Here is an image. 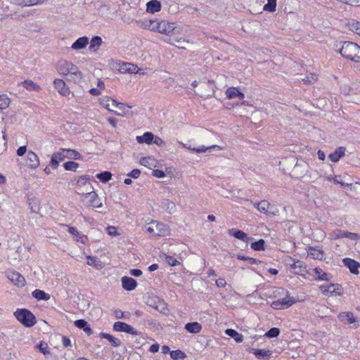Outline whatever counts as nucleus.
<instances>
[{"mask_svg": "<svg viewBox=\"0 0 360 360\" xmlns=\"http://www.w3.org/2000/svg\"><path fill=\"white\" fill-rule=\"evenodd\" d=\"M58 72L62 76H66L68 82L79 84L82 81L83 74L78 67L70 61L60 60L56 67Z\"/></svg>", "mask_w": 360, "mask_h": 360, "instance_id": "1", "label": "nucleus"}, {"mask_svg": "<svg viewBox=\"0 0 360 360\" xmlns=\"http://www.w3.org/2000/svg\"><path fill=\"white\" fill-rule=\"evenodd\" d=\"M274 297L278 298L271 304V307L274 309H288L296 302L294 297L290 296L289 292L282 288L274 291Z\"/></svg>", "mask_w": 360, "mask_h": 360, "instance_id": "2", "label": "nucleus"}, {"mask_svg": "<svg viewBox=\"0 0 360 360\" xmlns=\"http://www.w3.org/2000/svg\"><path fill=\"white\" fill-rule=\"evenodd\" d=\"M340 53L345 58L354 62L360 61V46L352 41H343Z\"/></svg>", "mask_w": 360, "mask_h": 360, "instance_id": "3", "label": "nucleus"}, {"mask_svg": "<svg viewBox=\"0 0 360 360\" xmlns=\"http://www.w3.org/2000/svg\"><path fill=\"white\" fill-rule=\"evenodd\" d=\"M14 316L23 326L32 327L36 323L34 315L27 309H18L14 312Z\"/></svg>", "mask_w": 360, "mask_h": 360, "instance_id": "4", "label": "nucleus"}, {"mask_svg": "<svg viewBox=\"0 0 360 360\" xmlns=\"http://www.w3.org/2000/svg\"><path fill=\"white\" fill-rule=\"evenodd\" d=\"M165 35H171L173 33H179V27L174 22L167 20H156L155 31Z\"/></svg>", "mask_w": 360, "mask_h": 360, "instance_id": "5", "label": "nucleus"}, {"mask_svg": "<svg viewBox=\"0 0 360 360\" xmlns=\"http://www.w3.org/2000/svg\"><path fill=\"white\" fill-rule=\"evenodd\" d=\"M87 186L90 188H86V192L77 191V193L82 195L84 198H82V200H87V203L89 206H92L96 208H100L102 207V202H101V199L96 193V192L93 191H90L93 188L91 186L90 184H87Z\"/></svg>", "mask_w": 360, "mask_h": 360, "instance_id": "6", "label": "nucleus"}, {"mask_svg": "<svg viewBox=\"0 0 360 360\" xmlns=\"http://www.w3.org/2000/svg\"><path fill=\"white\" fill-rule=\"evenodd\" d=\"M148 233L155 236H165L169 234V230L167 224L153 221L146 227Z\"/></svg>", "mask_w": 360, "mask_h": 360, "instance_id": "7", "label": "nucleus"}, {"mask_svg": "<svg viewBox=\"0 0 360 360\" xmlns=\"http://www.w3.org/2000/svg\"><path fill=\"white\" fill-rule=\"evenodd\" d=\"M112 68H118L122 73H139L140 69L137 65L130 63L121 62L120 60H113L110 63Z\"/></svg>", "mask_w": 360, "mask_h": 360, "instance_id": "8", "label": "nucleus"}, {"mask_svg": "<svg viewBox=\"0 0 360 360\" xmlns=\"http://www.w3.org/2000/svg\"><path fill=\"white\" fill-rule=\"evenodd\" d=\"M257 210L269 217H274L278 214V210L268 201L264 200L259 202Z\"/></svg>", "mask_w": 360, "mask_h": 360, "instance_id": "9", "label": "nucleus"}, {"mask_svg": "<svg viewBox=\"0 0 360 360\" xmlns=\"http://www.w3.org/2000/svg\"><path fill=\"white\" fill-rule=\"evenodd\" d=\"M319 288L321 292L326 296L340 295L342 293V287L338 283L321 285Z\"/></svg>", "mask_w": 360, "mask_h": 360, "instance_id": "10", "label": "nucleus"}, {"mask_svg": "<svg viewBox=\"0 0 360 360\" xmlns=\"http://www.w3.org/2000/svg\"><path fill=\"white\" fill-rule=\"evenodd\" d=\"M113 330L119 332H125L134 335H137L139 334V333L132 326L121 321H117L114 323Z\"/></svg>", "mask_w": 360, "mask_h": 360, "instance_id": "11", "label": "nucleus"}, {"mask_svg": "<svg viewBox=\"0 0 360 360\" xmlns=\"http://www.w3.org/2000/svg\"><path fill=\"white\" fill-rule=\"evenodd\" d=\"M147 304L160 312H163L167 308L166 303L156 296L148 297Z\"/></svg>", "mask_w": 360, "mask_h": 360, "instance_id": "12", "label": "nucleus"}, {"mask_svg": "<svg viewBox=\"0 0 360 360\" xmlns=\"http://www.w3.org/2000/svg\"><path fill=\"white\" fill-rule=\"evenodd\" d=\"M7 278L15 285L22 287L25 284V278L17 271H8L7 273Z\"/></svg>", "mask_w": 360, "mask_h": 360, "instance_id": "13", "label": "nucleus"}, {"mask_svg": "<svg viewBox=\"0 0 360 360\" xmlns=\"http://www.w3.org/2000/svg\"><path fill=\"white\" fill-rule=\"evenodd\" d=\"M181 145L184 148H185L191 151L195 152L196 153H205L207 151L210 152L212 150H215V149H217L218 150H221V148L217 145H213V146H211L209 147H205V146H200L198 148H192L191 146H188L187 144L183 143H181Z\"/></svg>", "mask_w": 360, "mask_h": 360, "instance_id": "14", "label": "nucleus"}, {"mask_svg": "<svg viewBox=\"0 0 360 360\" xmlns=\"http://www.w3.org/2000/svg\"><path fill=\"white\" fill-rule=\"evenodd\" d=\"M289 260L292 262V264H290V268L293 269L295 274L303 275L306 272V266L303 262L300 260L295 261L292 257H289Z\"/></svg>", "mask_w": 360, "mask_h": 360, "instance_id": "15", "label": "nucleus"}, {"mask_svg": "<svg viewBox=\"0 0 360 360\" xmlns=\"http://www.w3.org/2000/svg\"><path fill=\"white\" fill-rule=\"evenodd\" d=\"M27 166L32 169H36L39 165V160L37 155L33 151H29L27 153L26 160Z\"/></svg>", "mask_w": 360, "mask_h": 360, "instance_id": "16", "label": "nucleus"}, {"mask_svg": "<svg viewBox=\"0 0 360 360\" xmlns=\"http://www.w3.org/2000/svg\"><path fill=\"white\" fill-rule=\"evenodd\" d=\"M53 85L60 94L63 96H68L70 94V89L63 79H56L53 81Z\"/></svg>", "mask_w": 360, "mask_h": 360, "instance_id": "17", "label": "nucleus"}, {"mask_svg": "<svg viewBox=\"0 0 360 360\" xmlns=\"http://www.w3.org/2000/svg\"><path fill=\"white\" fill-rule=\"evenodd\" d=\"M228 233L230 236H233L234 238L240 240L246 243H248L250 240H252V238L248 237V236L244 231L238 229H229Z\"/></svg>", "mask_w": 360, "mask_h": 360, "instance_id": "18", "label": "nucleus"}, {"mask_svg": "<svg viewBox=\"0 0 360 360\" xmlns=\"http://www.w3.org/2000/svg\"><path fill=\"white\" fill-rule=\"evenodd\" d=\"M65 158V152L63 151V149H60V151H58L56 153H54L52 156L50 161V166L53 169H56L59 165V162L64 160Z\"/></svg>", "mask_w": 360, "mask_h": 360, "instance_id": "19", "label": "nucleus"}, {"mask_svg": "<svg viewBox=\"0 0 360 360\" xmlns=\"http://www.w3.org/2000/svg\"><path fill=\"white\" fill-rule=\"evenodd\" d=\"M343 263L345 266H346L349 269L352 274H359V268L360 267V264L358 262L350 258H345L343 259Z\"/></svg>", "mask_w": 360, "mask_h": 360, "instance_id": "20", "label": "nucleus"}, {"mask_svg": "<svg viewBox=\"0 0 360 360\" xmlns=\"http://www.w3.org/2000/svg\"><path fill=\"white\" fill-rule=\"evenodd\" d=\"M162 4L158 0H150L146 4V11L149 13H155L161 11Z\"/></svg>", "mask_w": 360, "mask_h": 360, "instance_id": "21", "label": "nucleus"}, {"mask_svg": "<svg viewBox=\"0 0 360 360\" xmlns=\"http://www.w3.org/2000/svg\"><path fill=\"white\" fill-rule=\"evenodd\" d=\"M122 285L124 290L131 291L136 288L137 283L131 277L124 276L122 278Z\"/></svg>", "mask_w": 360, "mask_h": 360, "instance_id": "22", "label": "nucleus"}, {"mask_svg": "<svg viewBox=\"0 0 360 360\" xmlns=\"http://www.w3.org/2000/svg\"><path fill=\"white\" fill-rule=\"evenodd\" d=\"M338 318L340 321L345 324H351L356 322V318L351 311L342 312L338 314Z\"/></svg>", "mask_w": 360, "mask_h": 360, "instance_id": "23", "label": "nucleus"}, {"mask_svg": "<svg viewBox=\"0 0 360 360\" xmlns=\"http://www.w3.org/2000/svg\"><path fill=\"white\" fill-rule=\"evenodd\" d=\"M251 352L259 359L269 360L272 352L270 350L260 349H252Z\"/></svg>", "mask_w": 360, "mask_h": 360, "instance_id": "24", "label": "nucleus"}, {"mask_svg": "<svg viewBox=\"0 0 360 360\" xmlns=\"http://www.w3.org/2000/svg\"><path fill=\"white\" fill-rule=\"evenodd\" d=\"M68 233L71 234L72 236L76 237V240L82 244H85L88 240L87 237L84 235H82L81 233L75 228L69 226L68 227Z\"/></svg>", "mask_w": 360, "mask_h": 360, "instance_id": "25", "label": "nucleus"}, {"mask_svg": "<svg viewBox=\"0 0 360 360\" xmlns=\"http://www.w3.org/2000/svg\"><path fill=\"white\" fill-rule=\"evenodd\" d=\"M89 44V38L87 37H82L77 39L71 46L74 50H80L84 49Z\"/></svg>", "mask_w": 360, "mask_h": 360, "instance_id": "26", "label": "nucleus"}, {"mask_svg": "<svg viewBox=\"0 0 360 360\" xmlns=\"http://www.w3.org/2000/svg\"><path fill=\"white\" fill-rule=\"evenodd\" d=\"M345 148L338 147L333 153L329 155L328 158L333 162H337L345 155Z\"/></svg>", "mask_w": 360, "mask_h": 360, "instance_id": "27", "label": "nucleus"}, {"mask_svg": "<svg viewBox=\"0 0 360 360\" xmlns=\"http://www.w3.org/2000/svg\"><path fill=\"white\" fill-rule=\"evenodd\" d=\"M184 328L190 333L197 334L199 333L202 330V326L198 322L187 323Z\"/></svg>", "mask_w": 360, "mask_h": 360, "instance_id": "28", "label": "nucleus"}, {"mask_svg": "<svg viewBox=\"0 0 360 360\" xmlns=\"http://www.w3.org/2000/svg\"><path fill=\"white\" fill-rule=\"evenodd\" d=\"M154 139V134L152 132H145L142 136H136V140L139 143H146L147 144H150L153 143Z\"/></svg>", "mask_w": 360, "mask_h": 360, "instance_id": "29", "label": "nucleus"}, {"mask_svg": "<svg viewBox=\"0 0 360 360\" xmlns=\"http://www.w3.org/2000/svg\"><path fill=\"white\" fill-rule=\"evenodd\" d=\"M99 335L102 338L107 339L113 347H117L122 344V342L120 339L115 338L109 333H101Z\"/></svg>", "mask_w": 360, "mask_h": 360, "instance_id": "30", "label": "nucleus"}, {"mask_svg": "<svg viewBox=\"0 0 360 360\" xmlns=\"http://www.w3.org/2000/svg\"><path fill=\"white\" fill-rule=\"evenodd\" d=\"M308 256H310L314 259L321 260L323 257V252L319 249L309 247L307 250Z\"/></svg>", "mask_w": 360, "mask_h": 360, "instance_id": "31", "label": "nucleus"}, {"mask_svg": "<svg viewBox=\"0 0 360 360\" xmlns=\"http://www.w3.org/2000/svg\"><path fill=\"white\" fill-rule=\"evenodd\" d=\"M157 19L155 20H144L141 22L140 27L145 30H148L152 32L155 31V24Z\"/></svg>", "mask_w": 360, "mask_h": 360, "instance_id": "32", "label": "nucleus"}, {"mask_svg": "<svg viewBox=\"0 0 360 360\" xmlns=\"http://www.w3.org/2000/svg\"><path fill=\"white\" fill-rule=\"evenodd\" d=\"M314 272L315 273V274L317 276L316 277V280H319V281H329L331 278V276L324 272L321 268H319V267H316L313 269Z\"/></svg>", "mask_w": 360, "mask_h": 360, "instance_id": "33", "label": "nucleus"}, {"mask_svg": "<svg viewBox=\"0 0 360 360\" xmlns=\"http://www.w3.org/2000/svg\"><path fill=\"white\" fill-rule=\"evenodd\" d=\"M160 257L161 259L165 261L169 265L172 266H177L180 264V262L176 260L174 257L168 255L165 253H160Z\"/></svg>", "mask_w": 360, "mask_h": 360, "instance_id": "34", "label": "nucleus"}, {"mask_svg": "<svg viewBox=\"0 0 360 360\" xmlns=\"http://www.w3.org/2000/svg\"><path fill=\"white\" fill-rule=\"evenodd\" d=\"M225 333L227 335L233 338L236 342H242L243 340V335L238 333L234 329H231V328L226 329Z\"/></svg>", "mask_w": 360, "mask_h": 360, "instance_id": "35", "label": "nucleus"}, {"mask_svg": "<svg viewBox=\"0 0 360 360\" xmlns=\"http://www.w3.org/2000/svg\"><path fill=\"white\" fill-rule=\"evenodd\" d=\"M22 85L24 88H25L28 91H38L40 90V86L34 83L33 81L27 79L22 82Z\"/></svg>", "mask_w": 360, "mask_h": 360, "instance_id": "36", "label": "nucleus"}, {"mask_svg": "<svg viewBox=\"0 0 360 360\" xmlns=\"http://www.w3.org/2000/svg\"><path fill=\"white\" fill-rule=\"evenodd\" d=\"M32 296L38 300H48L50 298V295L46 293L44 291L37 289L32 293Z\"/></svg>", "mask_w": 360, "mask_h": 360, "instance_id": "37", "label": "nucleus"}, {"mask_svg": "<svg viewBox=\"0 0 360 360\" xmlns=\"http://www.w3.org/2000/svg\"><path fill=\"white\" fill-rule=\"evenodd\" d=\"M102 44V39L99 36H94L91 38L90 41V46L89 49L91 51H96L97 49Z\"/></svg>", "mask_w": 360, "mask_h": 360, "instance_id": "38", "label": "nucleus"}, {"mask_svg": "<svg viewBox=\"0 0 360 360\" xmlns=\"http://www.w3.org/2000/svg\"><path fill=\"white\" fill-rule=\"evenodd\" d=\"M65 152V158L74 160H79L81 158V155L75 150L63 148Z\"/></svg>", "mask_w": 360, "mask_h": 360, "instance_id": "39", "label": "nucleus"}, {"mask_svg": "<svg viewBox=\"0 0 360 360\" xmlns=\"http://www.w3.org/2000/svg\"><path fill=\"white\" fill-rule=\"evenodd\" d=\"M349 30L360 35V22L351 20L347 23Z\"/></svg>", "mask_w": 360, "mask_h": 360, "instance_id": "40", "label": "nucleus"}, {"mask_svg": "<svg viewBox=\"0 0 360 360\" xmlns=\"http://www.w3.org/2000/svg\"><path fill=\"white\" fill-rule=\"evenodd\" d=\"M110 98L108 97V96H103V97L99 98L100 104L102 106H103L104 108L108 109L109 111L112 112L114 114H115L117 115H120V113H118L116 111H113L111 109H110V108H109V106H110Z\"/></svg>", "mask_w": 360, "mask_h": 360, "instance_id": "41", "label": "nucleus"}, {"mask_svg": "<svg viewBox=\"0 0 360 360\" xmlns=\"http://www.w3.org/2000/svg\"><path fill=\"white\" fill-rule=\"evenodd\" d=\"M96 178L101 182L106 183L112 178V174L108 171H105L96 174Z\"/></svg>", "mask_w": 360, "mask_h": 360, "instance_id": "42", "label": "nucleus"}, {"mask_svg": "<svg viewBox=\"0 0 360 360\" xmlns=\"http://www.w3.org/2000/svg\"><path fill=\"white\" fill-rule=\"evenodd\" d=\"M162 207L170 213L174 212L176 210L175 203L169 200H165L162 201Z\"/></svg>", "mask_w": 360, "mask_h": 360, "instance_id": "43", "label": "nucleus"}, {"mask_svg": "<svg viewBox=\"0 0 360 360\" xmlns=\"http://www.w3.org/2000/svg\"><path fill=\"white\" fill-rule=\"evenodd\" d=\"M265 242L263 239H259L257 241L251 243L250 247L252 250L260 251L264 250Z\"/></svg>", "mask_w": 360, "mask_h": 360, "instance_id": "44", "label": "nucleus"}, {"mask_svg": "<svg viewBox=\"0 0 360 360\" xmlns=\"http://www.w3.org/2000/svg\"><path fill=\"white\" fill-rule=\"evenodd\" d=\"M10 104V98L6 94L0 95V109H6Z\"/></svg>", "mask_w": 360, "mask_h": 360, "instance_id": "45", "label": "nucleus"}, {"mask_svg": "<svg viewBox=\"0 0 360 360\" xmlns=\"http://www.w3.org/2000/svg\"><path fill=\"white\" fill-rule=\"evenodd\" d=\"M276 7V0H267V4L264 6V11L274 12Z\"/></svg>", "mask_w": 360, "mask_h": 360, "instance_id": "46", "label": "nucleus"}, {"mask_svg": "<svg viewBox=\"0 0 360 360\" xmlns=\"http://www.w3.org/2000/svg\"><path fill=\"white\" fill-rule=\"evenodd\" d=\"M170 356L174 360H179L184 359L186 357V354L182 351L176 349L170 352Z\"/></svg>", "mask_w": 360, "mask_h": 360, "instance_id": "47", "label": "nucleus"}, {"mask_svg": "<svg viewBox=\"0 0 360 360\" xmlns=\"http://www.w3.org/2000/svg\"><path fill=\"white\" fill-rule=\"evenodd\" d=\"M89 179V176H87V175H85V176H81L78 181H77V191H80V192H82L84 191L83 189L82 188V186H86V181L87 180Z\"/></svg>", "mask_w": 360, "mask_h": 360, "instance_id": "48", "label": "nucleus"}, {"mask_svg": "<svg viewBox=\"0 0 360 360\" xmlns=\"http://www.w3.org/2000/svg\"><path fill=\"white\" fill-rule=\"evenodd\" d=\"M345 231L337 229L330 234V238L335 240L338 238H345Z\"/></svg>", "mask_w": 360, "mask_h": 360, "instance_id": "49", "label": "nucleus"}, {"mask_svg": "<svg viewBox=\"0 0 360 360\" xmlns=\"http://www.w3.org/2000/svg\"><path fill=\"white\" fill-rule=\"evenodd\" d=\"M239 91L236 87H229L226 89L225 94L228 98L232 99L238 96Z\"/></svg>", "mask_w": 360, "mask_h": 360, "instance_id": "50", "label": "nucleus"}, {"mask_svg": "<svg viewBox=\"0 0 360 360\" xmlns=\"http://www.w3.org/2000/svg\"><path fill=\"white\" fill-rule=\"evenodd\" d=\"M280 334V330L278 328L274 327L269 329L266 333L265 336L269 338H276Z\"/></svg>", "mask_w": 360, "mask_h": 360, "instance_id": "51", "label": "nucleus"}, {"mask_svg": "<svg viewBox=\"0 0 360 360\" xmlns=\"http://www.w3.org/2000/svg\"><path fill=\"white\" fill-rule=\"evenodd\" d=\"M63 167L68 171H76L79 167V164L73 161H69L65 162Z\"/></svg>", "mask_w": 360, "mask_h": 360, "instance_id": "52", "label": "nucleus"}, {"mask_svg": "<svg viewBox=\"0 0 360 360\" xmlns=\"http://www.w3.org/2000/svg\"><path fill=\"white\" fill-rule=\"evenodd\" d=\"M36 348L39 349L44 355L50 354L48 345L46 342H41L36 345Z\"/></svg>", "mask_w": 360, "mask_h": 360, "instance_id": "53", "label": "nucleus"}, {"mask_svg": "<svg viewBox=\"0 0 360 360\" xmlns=\"http://www.w3.org/2000/svg\"><path fill=\"white\" fill-rule=\"evenodd\" d=\"M48 0H24L23 5L25 6H34L38 4H44Z\"/></svg>", "mask_w": 360, "mask_h": 360, "instance_id": "54", "label": "nucleus"}, {"mask_svg": "<svg viewBox=\"0 0 360 360\" xmlns=\"http://www.w3.org/2000/svg\"><path fill=\"white\" fill-rule=\"evenodd\" d=\"M334 183L335 184H340L342 187L343 188H345V187H349L351 188L352 186V184H347V183H344L342 179H341V176H335V179H334Z\"/></svg>", "mask_w": 360, "mask_h": 360, "instance_id": "55", "label": "nucleus"}, {"mask_svg": "<svg viewBox=\"0 0 360 360\" xmlns=\"http://www.w3.org/2000/svg\"><path fill=\"white\" fill-rule=\"evenodd\" d=\"M88 325L84 319H79L75 321V326L79 329H84Z\"/></svg>", "mask_w": 360, "mask_h": 360, "instance_id": "56", "label": "nucleus"}, {"mask_svg": "<svg viewBox=\"0 0 360 360\" xmlns=\"http://www.w3.org/2000/svg\"><path fill=\"white\" fill-rule=\"evenodd\" d=\"M106 231L108 234L111 236H116L119 234L115 226H109L106 228Z\"/></svg>", "mask_w": 360, "mask_h": 360, "instance_id": "57", "label": "nucleus"}, {"mask_svg": "<svg viewBox=\"0 0 360 360\" xmlns=\"http://www.w3.org/2000/svg\"><path fill=\"white\" fill-rule=\"evenodd\" d=\"M345 238H349L352 240H356L359 238V235L355 233H352V232L345 231Z\"/></svg>", "mask_w": 360, "mask_h": 360, "instance_id": "58", "label": "nucleus"}, {"mask_svg": "<svg viewBox=\"0 0 360 360\" xmlns=\"http://www.w3.org/2000/svg\"><path fill=\"white\" fill-rule=\"evenodd\" d=\"M317 79V76L314 74H311L309 77L307 76L303 81L306 83H313Z\"/></svg>", "mask_w": 360, "mask_h": 360, "instance_id": "59", "label": "nucleus"}, {"mask_svg": "<svg viewBox=\"0 0 360 360\" xmlns=\"http://www.w3.org/2000/svg\"><path fill=\"white\" fill-rule=\"evenodd\" d=\"M153 143L156 144L158 146H165L164 141L159 136H156L154 135V139L153 141Z\"/></svg>", "mask_w": 360, "mask_h": 360, "instance_id": "60", "label": "nucleus"}, {"mask_svg": "<svg viewBox=\"0 0 360 360\" xmlns=\"http://www.w3.org/2000/svg\"><path fill=\"white\" fill-rule=\"evenodd\" d=\"M153 175L157 178H163L165 176V174L162 170L154 169L153 171Z\"/></svg>", "mask_w": 360, "mask_h": 360, "instance_id": "61", "label": "nucleus"}, {"mask_svg": "<svg viewBox=\"0 0 360 360\" xmlns=\"http://www.w3.org/2000/svg\"><path fill=\"white\" fill-rule=\"evenodd\" d=\"M141 174V171L138 169H134L131 172L128 174V176H131L134 179H137Z\"/></svg>", "mask_w": 360, "mask_h": 360, "instance_id": "62", "label": "nucleus"}, {"mask_svg": "<svg viewBox=\"0 0 360 360\" xmlns=\"http://www.w3.org/2000/svg\"><path fill=\"white\" fill-rule=\"evenodd\" d=\"M216 285L218 288H224L226 285L225 279L219 278L216 280Z\"/></svg>", "mask_w": 360, "mask_h": 360, "instance_id": "63", "label": "nucleus"}, {"mask_svg": "<svg viewBox=\"0 0 360 360\" xmlns=\"http://www.w3.org/2000/svg\"><path fill=\"white\" fill-rule=\"evenodd\" d=\"M26 152H27V146H20L18 148L16 153L18 156H23L26 153Z\"/></svg>", "mask_w": 360, "mask_h": 360, "instance_id": "64", "label": "nucleus"}]
</instances>
